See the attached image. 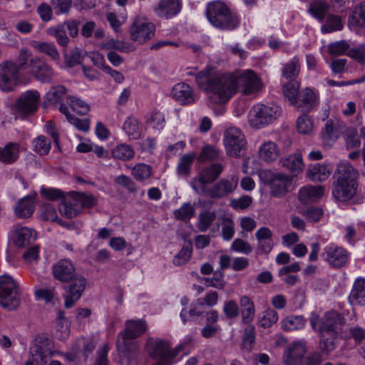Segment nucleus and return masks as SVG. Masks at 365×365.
Wrapping results in <instances>:
<instances>
[{
	"label": "nucleus",
	"mask_w": 365,
	"mask_h": 365,
	"mask_svg": "<svg viewBox=\"0 0 365 365\" xmlns=\"http://www.w3.org/2000/svg\"><path fill=\"white\" fill-rule=\"evenodd\" d=\"M21 302V292L17 282L8 274L0 276V306L8 311L18 309Z\"/></svg>",
	"instance_id": "obj_5"
},
{
	"label": "nucleus",
	"mask_w": 365,
	"mask_h": 365,
	"mask_svg": "<svg viewBox=\"0 0 365 365\" xmlns=\"http://www.w3.org/2000/svg\"><path fill=\"white\" fill-rule=\"evenodd\" d=\"M114 182L127 189L130 192L135 193L138 191V187L135 182L125 175H120L114 179Z\"/></svg>",
	"instance_id": "obj_62"
},
{
	"label": "nucleus",
	"mask_w": 365,
	"mask_h": 365,
	"mask_svg": "<svg viewBox=\"0 0 365 365\" xmlns=\"http://www.w3.org/2000/svg\"><path fill=\"white\" fill-rule=\"evenodd\" d=\"M240 305L242 322L245 324L250 323L254 319L255 315L254 302L249 297L244 295L240 298Z\"/></svg>",
	"instance_id": "obj_30"
},
{
	"label": "nucleus",
	"mask_w": 365,
	"mask_h": 365,
	"mask_svg": "<svg viewBox=\"0 0 365 365\" xmlns=\"http://www.w3.org/2000/svg\"><path fill=\"white\" fill-rule=\"evenodd\" d=\"M324 188L322 185H307L302 187L299 192V200L302 202H315L324 195Z\"/></svg>",
	"instance_id": "obj_27"
},
{
	"label": "nucleus",
	"mask_w": 365,
	"mask_h": 365,
	"mask_svg": "<svg viewBox=\"0 0 365 365\" xmlns=\"http://www.w3.org/2000/svg\"><path fill=\"white\" fill-rule=\"evenodd\" d=\"M48 34L53 36L57 43L63 46H67L69 42V38L66 35V31L65 30V25H62L61 24H58L55 26L51 27L48 29Z\"/></svg>",
	"instance_id": "obj_44"
},
{
	"label": "nucleus",
	"mask_w": 365,
	"mask_h": 365,
	"mask_svg": "<svg viewBox=\"0 0 365 365\" xmlns=\"http://www.w3.org/2000/svg\"><path fill=\"white\" fill-rule=\"evenodd\" d=\"M282 109L277 105H257L252 108L249 117L252 127L259 128L272 123L280 115Z\"/></svg>",
	"instance_id": "obj_7"
},
{
	"label": "nucleus",
	"mask_w": 365,
	"mask_h": 365,
	"mask_svg": "<svg viewBox=\"0 0 365 365\" xmlns=\"http://www.w3.org/2000/svg\"><path fill=\"white\" fill-rule=\"evenodd\" d=\"M195 215V207L190 202H185L174 212V216L176 219L180 220L185 222L190 221Z\"/></svg>",
	"instance_id": "obj_52"
},
{
	"label": "nucleus",
	"mask_w": 365,
	"mask_h": 365,
	"mask_svg": "<svg viewBox=\"0 0 365 365\" xmlns=\"http://www.w3.org/2000/svg\"><path fill=\"white\" fill-rule=\"evenodd\" d=\"M30 68L36 80L42 83H51L54 75L52 68L45 61L35 58L30 59Z\"/></svg>",
	"instance_id": "obj_19"
},
{
	"label": "nucleus",
	"mask_w": 365,
	"mask_h": 365,
	"mask_svg": "<svg viewBox=\"0 0 365 365\" xmlns=\"http://www.w3.org/2000/svg\"><path fill=\"white\" fill-rule=\"evenodd\" d=\"M343 24L339 16L336 15H329L326 24L322 26L323 33H331L334 31L341 30Z\"/></svg>",
	"instance_id": "obj_55"
},
{
	"label": "nucleus",
	"mask_w": 365,
	"mask_h": 365,
	"mask_svg": "<svg viewBox=\"0 0 365 365\" xmlns=\"http://www.w3.org/2000/svg\"><path fill=\"white\" fill-rule=\"evenodd\" d=\"M357 176V171L349 163L339 164L333 176V197L341 202L353 198L358 187Z\"/></svg>",
	"instance_id": "obj_2"
},
{
	"label": "nucleus",
	"mask_w": 365,
	"mask_h": 365,
	"mask_svg": "<svg viewBox=\"0 0 365 365\" xmlns=\"http://www.w3.org/2000/svg\"><path fill=\"white\" fill-rule=\"evenodd\" d=\"M222 310L223 313L228 319H235L240 314L239 306L234 300L225 302Z\"/></svg>",
	"instance_id": "obj_63"
},
{
	"label": "nucleus",
	"mask_w": 365,
	"mask_h": 365,
	"mask_svg": "<svg viewBox=\"0 0 365 365\" xmlns=\"http://www.w3.org/2000/svg\"><path fill=\"white\" fill-rule=\"evenodd\" d=\"M259 153L260 158L266 162H271L276 160L279 155V150L275 143L268 141L264 143L259 148Z\"/></svg>",
	"instance_id": "obj_33"
},
{
	"label": "nucleus",
	"mask_w": 365,
	"mask_h": 365,
	"mask_svg": "<svg viewBox=\"0 0 365 365\" xmlns=\"http://www.w3.org/2000/svg\"><path fill=\"white\" fill-rule=\"evenodd\" d=\"M292 178L282 173L272 174L269 183L272 195L277 197L284 196L292 185Z\"/></svg>",
	"instance_id": "obj_17"
},
{
	"label": "nucleus",
	"mask_w": 365,
	"mask_h": 365,
	"mask_svg": "<svg viewBox=\"0 0 365 365\" xmlns=\"http://www.w3.org/2000/svg\"><path fill=\"white\" fill-rule=\"evenodd\" d=\"M223 159L222 151L217 146L212 145L203 146L198 156V161L200 163L214 162Z\"/></svg>",
	"instance_id": "obj_29"
},
{
	"label": "nucleus",
	"mask_w": 365,
	"mask_h": 365,
	"mask_svg": "<svg viewBox=\"0 0 365 365\" xmlns=\"http://www.w3.org/2000/svg\"><path fill=\"white\" fill-rule=\"evenodd\" d=\"M322 256L328 264L333 268L343 267L349 259V253L341 247L334 244L327 245L324 248Z\"/></svg>",
	"instance_id": "obj_15"
},
{
	"label": "nucleus",
	"mask_w": 365,
	"mask_h": 365,
	"mask_svg": "<svg viewBox=\"0 0 365 365\" xmlns=\"http://www.w3.org/2000/svg\"><path fill=\"white\" fill-rule=\"evenodd\" d=\"M224 145L227 155L239 158L246 148V140L242 131L235 127L227 128L224 135Z\"/></svg>",
	"instance_id": "obj_9"
},
{
	"label": "nucleus",
	"mask_w": 365,
	"mask_h": 365,
	"mask_svg": "<svg viewBox=\"0 0 365 365\" xmlns=\"http://www.w3.org/2000/svg\"><path fill=\"white\" fill-rule=\"evenodd\" d=\"M19 156V145L10 142L4 148H0V162L4 164H12Z\"/></svg>",
	"instance_id": "obj_28"
},
{
	"label": "nucleus",
	"mask_w": 365,
	"mask_h": 365,
	"mask_svg": "<svg viewBox=\"0 0 365 365\" xmlns=\"http://www.w3.org/2000/svg\"><path fill=\"white\" fill-rule=\"evenodd\" d=\"M329 10V5L322 1L317 0L310 5L309 11L311 14L317 19L322 21Z\"/></svg>",
	"instance_id": "obj_53"
},
{
	"label": "nucleus",
	"mask_w": 365,
	"mask_h": 365,
	"mask_svg": "<svg viewBox=\"0 0 365 365\" xmlns=\"http://www.w3.org/2000/svg\"><path fill=\"white\" fill-rule=\"evenodd\" d=\"M32 46L38 51L48 56L53 60L59 59V53L53 43L36 41L33 42Z\"/></svg>",
	"instance_id": "obj_46"
},
{
	"label": "nucleus",
	"mask_w": 365,
	"mask_h": 365,
	"mask_svg": "<svg viewBox=\"0 0 365 365\" xmlns=\"http://www.w3.org/2000/svg\"><path fill=\"white\" fill-rule=\"evenodd\" d=\"M224 273L221 270L214 272V277H203L202 281L205 282V286L212 287L216 289H222L225 286V282L223 279Z\"/></svg>",
	"instance_id": "obj_56"
},
{
	"label": "nucleus",
	"mask_w": 365,
	"mask_h": 365,
	"mask_svg": "<svg viewBox=\"0 0 365 365\" xmlns=\"http://www.w3.org/2000/svg\"><path fill=\"white\" fill-rule=\"evenodd\" d=\"M317 104V96L314 91L306 88L299 92L297 102L293 106L303 113L310 112Z\"/></svg>",
	"instance_id": "obj_21"
},
{
	"label": "nucleus",
	"mask_w": 365,
	"mask_h": 365,
	"mask_svg": "<svg viewBox=\"0 0 365 365\" xmlns=\"http://www.w3.org/2000/svg\"><path fill=\"white\" fill-rule=\"evenodd\" d=\"M146 329V324L142 320H128L125 322V329L118 336L123 340L135 339L142 335Z\"/></svg>",
	"instance_id": "obj_23"
},
{
	"label": "nucleus",
	"mask_w": 365,
	"mask_h": 365,
	"mask_svg": "<svg viewBox=\"0 0 365 365\" xmlns=\"http://www.w3.org/2000/svg\"><path fill=\"white\" fill-rule=\"evenodd\" d=\"M299 83L294 81H290L283 87V93L292 106L297 102V98L299 93Z\"/></svg>",
	"instance_id": "obj_50"
},
{
	"label": "nucleus",
	"mask_w": 365,
	"mask_h": 365,
	"mask_svg": "<svg viewBox=\"0 0 365 365\" xmlns=\"http://www.w3.org/2000/svg\"><path fill=\"white\" fill-rule=\"evenodd\" d=\"M68 282H70L68 285L63 286L64 307L66 309L73 307L80 299L86 285V278L81 274L76 275Z\"/></svg>",
	"instance_id": "obj_10"
},
{
	"label": "nucleus",
	"mask_w": 365,
	"mask_h": 365,
	"mask_svg": "<svg viewBox=\"0 0 365 365\" xmlns=\"http://www.w3.org/2000/svg\"><path fill=\"white\" fill-rule=\"evenodd\" d=\"M236 93L240 90L244 95H250L260 90L259 80L250 70L234 74Z\"/></svg>",
	"instance_id": "obj_11"
},
{
	"label": "nucleus",
	"mask_w": 365,
	"mask_h": 365,
	"mask_svg": "<svg viewBox=\"0 0 365 365\" xmlns=\"http://www.w3.org/2000/svg\"><path fill=\"white\" fill-rule=\"evenodd\" d=\"M153 168L145 163H138L131 168V174L135 180L143 182L153 175Z\"/></svg>",
	"instance_id": "obj_36"
},
{
	"label": "nucleus",
	"mask_w": 365,
	"mask_h": 365,
	"mask_svg": "<svg viewBox=\"0 0 365 365\" xmlns=\"http://www.w3.org/2000/svg\"><path fill=\"white\" fill-rule=\"evenodd\" d=\"M137 344H117V350L120 357L131 359L138 351Z\"/></svg>",
	"instance_id": "obj_59"
},
{
	"label": "nucleus",
	"mask_w": 365,
	"mask_h": 365,
	"mask_svg": "<svg viewBox=\"0 0 365 365\" xmlns=\"http://www.w3.org/2000/svg\"><path fill=\"white\" fill-rule=\"evenodd\" d=\"M349 301L351 304L365 305L364 278L359 277L354 281L349 296Z\"/></svg>",
	"instance_id": "obj_26"
},
{
	"label": "nucleus",
	"mask_w": 365,
	"mask_h": 365,
	"mask_svg": "<svg viewBox=\"0 0 365 365\" xmlns=\"http://www.w3.org/2000/svg\"><path fill=\"white\" fill-rule=\"evenodd\" d=\"M349 45L345 41H336L329 45L328 49L330 54L342 55L349 49Z\"/></svg>",
	"instance_id": "obj_64"
},
{
	"label": "nucleus",
	"mask_w": 365,
	"mask_h": 365,
	"mask_svg": "<svg viewBox=\"0 0 365 365\" xmlns=\"http://www.w3.org/2000/svg\"><path fill=\"white\" fill-rule=\"evenodd\" d=\"M67 101L71 109L79 115H86L90 110L89 105L80 98L68 96Z\"/></svg>",
	"instance_id": "obj_54"
},
{
	"label": "nucleus",
	"mask_w": 365,
	"mask_h": 365,
	"mask_svg": "<svg viewBox=\"0 0 365 365\" xmlns=\"http://www.w3.org/2000/svg\"><path fill=\"white\" fill-rule=\"evenodd\" d=\"M233 73L211 74L202 71L197 74L195 81L199 88L207 95L209 103L221 105L230 101L236 93Z\"/></svg>",
	"instance_id": "obj_1"
},
{
	"label": "nucleus",
	"mask_w": 365,
	"mask_h": 365,
	"mask_svg": "<svg viewBox=\"0 0 365 365\" xmlns=\"http://www.w3.org/2000/svg\"><path fill=\"white\" fill-rule=\"evenodd\" d=\"M123 130L132 139H139L141 135V129L138 120L132 116L128 117L123 125Z\"/></svg>",
	"instance_id": "obj_40"
},
{
	"label": "nucleus",
	"mask_w": 365,
	"mask_h": 365,
	"mask_svg": "<svg viewBox=\"0 0 365 365\" xmlns=\"http://www.w3.org/2000/svg\"><path fill=\"white\" fill-rule=\"evenodd\" d=\"M59 211L61 214L66 218L71 219L76 217L81 212V207L74 201L64 200L59 205Z\"/></svg>",
	"instance_id": "obj_38"
},
{
	"label": "nucleus",
	"mask_w": 365,
	"mask_h": 365,
	"mask_svg": "<svg viewBox=\"0 0 365 365\" xmlns=\"http://www.w3.org/2000/svg\"><path fill=\"white\" fill-rule=\"evenodd\" d=\"M206 16L212 26L220 29L234 30L240 24L237 15L232 13L225 4L220 1L207 4Z\"/></svg>",
	"instance_id": "obj_4"
},
{
	"label": "nucleus",
	"mask_w": 365,
	"mask_h": 365,
	"mask_svg": "<svg viewBox=\"0 0 365 365\" xmlns=\"http://www.w3.org/2000/svg\"><path fill=\"white\" fill-rule=\"evenodd\" d=\"M67 88L62 85L53 86L46 93V98L48 102L53 105H57L63 102V96L66 94Z\"/></svg>",
	"instance_id": "obj_47"
},
{
	"label": "nucleus",
	"mask_w": 365,
	"mask_h": 365,
	"mask_svg": "<svg viewBox=\"0 0 365 365\" xmlns=\"http://www.w3.org/2000/svg\"><path fill=\"white\" fill-rule=\"evenodd\" d=\"M36 239V232L26 227H16L13 237L14 244L21 247L31 245Z\"/></svg>",
	"instance_id": "obj_24"
},
{
	"label": "nucleus",
	"mask_w": 365,
	"mask_h": 365,
	"mask_svg": "<svg viewBox=\"0 0 365 365\" xmlns=\"http://www.w3.org/2000/svg\"><path fill=\"white\" fill-rule=\"evenodd\" d=\"M314 128V124L311 118L307 115L303 114L299 116L297 120V129L299 133L309 134Z\"/></svg>",
	"instance_id": "obj_58"
},
{
	"label": "nucleus",
	"mask_w": 365,
	"mask_h": 365,
	"mask_svg": "<svg viewBox=\"0 0 365 365\" xmlns=\"http://www.w3.org/2000/svg\"><path fill=\"white\" fill-rule=\"evenodd\" d=\"M235 223L230 217L222 219V236L225 240H230L235 235Z\"/></svg>",
	"instance_id": "obj_61"
},
{
	"label": "nucleus",
	"mask_w": 365,
	"mask_h": 365,
	"mask_svg": "<svg viewBox=\"0 0 365 365\" xmlns=\"http://www.w3.org/2000/svg\"><path fill=\"white\" fill-rule=\"evenodd\" d=\"M349 21L351 24L365 27V1L353 11Z\"/></svg>",
	"instance_id": "obj_57"
},
{
	"label": "nucleus",
	"mask_w": 365,
	"mask_h": 365,
	"mask_svg": "<svg viewBox=\"0 0 365 365\" xmlns=\"http://www.w3.org/2000/svg\"><path fill=\"white\" fill-rule=\"evenodd\" d=\"M19 80V68L12 61H5L0 64V89L11 91L16 86Z\"/></svg>",
	"instance_id": "obj_13"
},
{
	"label": "nucleus",
	"mask_w": 365,
	"mask_h": 365,
	"mask_svg": "<svg viewBox=\"0 0 365 365\" xmlns=\"http://www.w3.org/2000/svg\"><path fill=\"white\" fill-rule=\"evenodd\" d=\"M195 155L194 154H186L182 155L177 167V173L180 175L188 176L190 173V167L194 162Z\"/></svg>",
	"instance_id": "obj_48"
},
{
	"label": "nucleus",
	"mask_w": 365,
	"mask_h": 365,
	"mask_svg": "<svg viewBox=\"0 0 365 365\" xmlns=\"http://www.w3.org/2000/svg\"><path fill=\"white\" fill-rule=\"evenodd\" d=\"M238 178L232 176L230 179L222 178L218 182L207 187L200 195L212 199H220L232 193L237 187Z\"/></svg>",
	"instance_id": "obj_12"
},
{
	"label": "nucleus",
	"mask_w": 365,
	"mask_h": 365,
	"mask_svg": "<svg viewBox=\"0 0 365 365\" xmlns=\"http://www.w3.org/2000/svg\"><path fill=\"white\" fill-rule=\"evenodd\" d=\"M279 163L282 168L287 169L289 171L294 173V175L302 172L304 168L302 156L299 153L289 155L281 158Z\"/></svg>",
	"instance_id": "obj_25"
},
{
	"label": "nucleus",
	"mask_w": 365,
	"mask_h": 365,
	"mask_svg": "<svg viewBox=\"0 0 365 365\" xmlns=\"http://www.w3.org/2000/svg\"><path fill=\"white\" fill-rule=\"evenodd\" d=\"M192 245L190 240L185 243L180 251L175 256L173 263L175 266H181L186 264L191 258Z\"/></svg>",
	"instance_id": "obj_41"
},
{
	"label": "nucleus",
	"mask_w": 365,
	"mask_h": 365,
	"mask_svg": "<svg viewBox=\"0 0 365 365\" xmlns=\"http://www.w3.org/2000/svg\"><path fill=\"white\" fill-rule=\"evenodd\" d=\"M307 351L305 344H289L284 351L283 361L286 365H302Z\"/></svg>",
	"instance_id": "obj_18"
},
{
	"label": "nucleus",
	"mask_w": 365,
	"mask_h": 365,
	"mask_svg": "<svg viewBox=\"0 0 365 365\" xmlns=\"http://www.w3.org/2000/svg\"><path fill=\"white\" fill-rule=\"evenodd\" d=\"M300 65L299 58L294 57L290 61L284 64L282 68V76L287 79L294 81L299 75Z\"/></svg>",
	"instance_id": "obj_45"
},
{
	"label": "nucleus",
	"mask_w": 365,
	"mask_h": 365,
	"mask_svg": "<svg viewBox=\"0 0 365 365\" xmlns=\"http://www.w3.org/2000/svg\"><path fill=\"white\" fill-rule=\"evenodd\" d=\"M307 175L312 181L322 182L329 178L330 171L326 165L317 163L309 168Z\"/></svg>",
	"instance_id": "obj_32"
},
{
	"label": "nucleus",
	"mask_w": 365,
	"mask_h": 365,
	"mask_svg": "<svg viewBox=\"0 0 365 365\" xmlns=\"http://www.w3.org/2000/svg\"><path fill=\"white\" fill-rule=\"evenodd\" d=\"M306 324V319L302 316L291 315L281 322L282 328L284 331H293L302 329Z\"/></svg>",
	"instance_id": "obj_37"
},
{
	"label": "nucleus",
	"mask_w": 365,
	"mask_h": 365,
	"mask_svg": "<svg viewBox=\"0 0 365 365\" xmlns=\"http://www.w3.org/2000/svg\"><path fill=\"white\" fill-rule=\"evenodd\" d=\"M40 101V94L36 91H28L22 93L16 101L13 110L16 118H25L34 113Z\"/></svg>",
	"instance_id": "obj_8"
},
{
	"label": "nucleus",
	"mask_w": 365,
	"mask_h": 365,
	"mask_svg": "<svg viewBox=\"0 0 365 365\" xmlns=\"http://www.w3.org/2000/svg\"><path fill=\"white\" fill-rule=\"evenodd\" d=\"M224 168V165L220 163H212L203 166L197 176L191 180L190 182L191 187L196 194L200 195L210 187V184H212L218 179Z\"/></svg>",
	"instance_id": "obj_6"
},
{
	"label": "nucleus",
	"mask_w": 365,
	"mask_h": 365,
	"mask_svg": "<svg viewBox=\"0 0 365 365\" xmlns=\"http://www.w3.org/2000/svg\"><path fill=\"white\" fill-rule=\"evenodd\" d=\"M135 151L132 146L122 143L116 145L111 150V155L115 159L128 161L134 157Z\"/></svg>",
	"instance_id": "obj_35"
},
{
	"label": "nucleus",
	"mask_w": 365,
	"mask_h": 365,
	"mask_svg": "<svg viewBox=\"0 0 365 365\" xmlns=\"http://www.w3.org/2000/svg\"><path fill=\"white\" fill-rule=\"evenodd\" d=\"M278 318V314L275 310L267 308L259 316L257 323L259 327L267 329L275 324Z\"/></svg>",
	"instance_id": "obj_43"
},
{
	"label": "nucleus",
	"mask_w": 365,
	"mask_h": 365,
	"mask_svg": "<svg viewBox=\"0 0 365 365\" xmlns=\"http://www.w3.org/2000/svg\"><path fill=\"white\" fill-rule=\"evenodd\" d=\"M50 344H33L29 350L30 354L34 358V360L39 359L41 361H46V358L52 355L51 348L48 347Z\"/></svg>",
	"instance_id": "obj_42"
},
{
	"label": "nucleus",
	"mask_w": 365,
	"mask_h": 365,
	"mask_svg": "<svg viewBox=\"0 0 365 365\" xmlns=\"http://www.w3.org/2000/svg\"><path fill=\"white\" fill-rule=\"evenodd\" d=\"M103 48L115 49L122 52H130L133 51L132 46L123 41H115L110 38L102 45Z\"/></svg>",
	"instance_id": "obj_60"
},
{
	"label": "nucleus",
	"mask_w": 365,
	"mask_h": 365,
	"mask_svg": "<svg viewBox=\"0 0 365 365\" xmlns=\"http://www.w3.org/2000/svg\"><path fill=\"white\" fill-rule=\"evenodd\" d=\"M173 98L182 106L193 103L196 100L192 88L185 83L175 85L172 90Z\"/></svg>",
	"instance_id": "obj_20"
},
{
	"label": "nucleus",
	"mask_w": 365,
	"mask_h": 365,
	"mask_svg": "<svg viewBox=\"0 0 365 365\" xmlns=\"http://www.w3.org/2000/svg\"><path fill=\"white\" fill-rule=\"evenodd\" d=\"M153 24L143 19H135L130 29V38L138 43L150 39L155 34Z\"/></svg>",
	"instance_id": "obj_14"
},
{
	"label": "nucleus",
	"mask_w": 365,
	"mask_h": 365,
	"mask_svg": "<svg viewBox=\"0 0 365 365\" xmlns=\"http://www.w3.org/2000/svg\"><path fill=\"white\" fill-rule=\"evenodd\" d=\"M51 274L56 280L61 282H68L78 274L75 265L68 259H61L55 262L51 267Z\"/></svg>",
	"instance_id": "obj_16"
},
{
	"label": "nucleus",
	"mask_w": 365,
	"mask_h": 365,
	"mask_svg": "<svg viewBox=\"0 0 365 365\" xmlns=\"http://www.w3.org/2000/svg\"><path fill=\"white\" fill-rule=\"evenodd\" d=\"M74 201L81 208H91L97 204V199L91 194L74 192Z\"/></svg>",
	"instance_id": "obj_49"
},
{
	"label": "nucleus",
	"mask_w": 365,
	"mask_h": 365,
	"mask_svg": "<svg viewBox=\"0 0 365 365\" xmlns=\"http://www.w3.org/2000/svg\"><path fill=\"white\" fill-rule=\"evenodd\" d=\"M217 215L214 211L206 210L201 212L198 215L197 227L202 232H206L213 222L216 220Z\"/></svg>",
	"instance_id": "obj_39"
},
{
	"label": "nucleus",
	"mask_w": 365,
	"mask_h": 365,
	"mask_svg": "<svg viewBox=\"0 0 365 365\" xmlns=\"http://www.w3.org/2000/svg\"><path fill=\"white\" fill-rule=\"evenodd\" d=\"M337 130L334 127L331 121H327L322 131V139L323 145L330 148L338 138Z\"/></svg>",
	"instance_id": "obj_34"
},
{
	"label": "nucleus",
	"mask_w": 365,
	"mask_h": 365,
	"mask_svg": "<svg viewBox=\"0 0 365 365\" xmlns=\"http://www.w3.org/2000/svg\"><path fill=\"white\" fill-rule=\"evenodd\" d=\"M344 320V317L334 310L326 312L322 319L314 312L309 317L312 329L319 333L322 342L339 339Z\"/></svg>",
	"instance_id": "obj_3"
},
{
	"label": "nucleus",
	"mask_w": 365,
	"mask_h": 365,
	"mask_svg": "<svg viewBox=\"0 0 365 365\" xmlns=\"http://www.w3.org/2000/svg\"><path fill=\"white\" fill-rule=\"evenodd\" d=\"M181 10V0H160L154 8L155 14L165 19L177 15Z\"/></svg>",
	"instance_id": "obj_22"
},
{
	"label": "nucleus",
	"mask_w": 365,
	"mask_h": 365,
	"mask_svg": "<svg viewBox=\"0 0 365 365\" xmlns=\"http://www.w3.org/2000/svg\"><path fill=\"white\" fill-rule=\"evenodd\" d=\"M34 208V197L26 196L18 202L15 207V213L19 218H27L33 214Z\"/></svg>",
	"instance_id": "obj_31"
},
{
	"label": "nucleus",
	"mask_w": 365,
	"mask_h": 365,
	"mask_svg": "<svg viewBox=\"0 0 365 365\" xmlns=\"http://www.w3.org/2000/svg\"><path fill=\"white\" fill-rule=\"evenodd\" d=\"M34 150L41 155H46L51 150V141L43 135L36 138L32 143Z\"/></svg>",
	"instance_id": "obj_51"
}]
</instances>
